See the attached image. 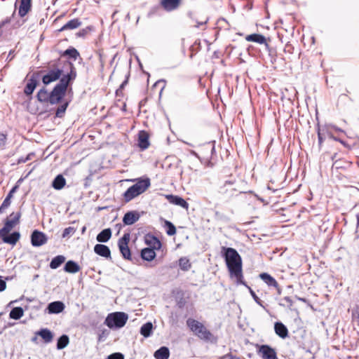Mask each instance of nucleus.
I'll return each mask as SVG.
<instances>
[{
  "label": "nucleus",
  "mask_w": 359,
  "mask_h": 359,
  "mask_svg": "<svg viewBox=\"0 0 359 359\" xmlns=\"http://www.w3.org/2000/svg\"><path fill=\"white\" fill-rule=\"evenodd\" d=\"M222 253L224 257L230 276L236 279L238 285L247 286L243 280L242 259L238 252L234 248L222 247Z\"/></svg>",
  "instance_id": "1"
},
{
  "label": "nucleus",
  "mask_w": 359,
  "mask_h": 359,
  "mask_svg": "<svg viewBox=\"0 0 359 359\" xmlns=\"http://www.w3.org/2000/svg\"><path fill=\"white\" fill-rule=\"evenodd\" d=\"M125 181L135 182L123 194V199L126 203L130 202L135 198L144 193L151 186V180L149 177L126 179Z\"/></svg>",
  "instance_id": "2"
},
{
  "label": "nucleus",
  "mask_w": 359,
  "mask_h": 359,
  "mask_svg": "<svg viewBox=\"0 0 359 359\" xmlns=\"http://www.w3.org/2000/svg\"><path fill=\"white\" fill-rule=\"evenodd\" d=\"M60 60L53 61L48 63L47 71H39L36 73L37 75H42V83L48 86L51 83L60 80L63 74V69L60 63Z\"/></svg>",
  "instance_id": "3"
},
{
  "label": "nucleus",
  "mask_w": 359,
  "mask_h": 359,
  "mask_svg": "<svg viewBox=\"0 0 359 359\" xmlns=\"http://www.w3.org/2000/svg\"><path fill=\"white\" fill-rule=\"evenodd\" d=\"M187 325L191 332L200 339L205 341H212L216 340L213 334L205 327V325L194 319L188 318L187 320Z\"/></svg>",
  "instance_id": "4"
},
{
  "label": "nucleus",
  "mask_w": 359,
  "mask_h": 359,
  "mask_svg": "<svg viewBox=\"0 0 359 359\" xmlns=\"http://www.w3.org/2000/svg\"><path fill=\"white\" fill-rule=\"evenodd\" d=\"M128 319V316L123 312H114L108 314L104 324L111 329L123 327Z\"/></svg>",
  "instance_id": "5"
},
{
  "label": "nucleus",
  "mask_w": 359,
  "mask_h": 359,
  "mask_svg": "<svg viewBox=\"0 0 359 359\" xmlns=\"http://www.w3.org/2000/svg\"><path fill=\"white\" fill-rule=\"evenodd\" d=\"M215 141L210 142L204 144L198 148V158H201L206 163H210L212 165L215 163L213 158L215 149Z\"/></svg>",
  "instance_id": "6"
},
{
  "label": "nucleus",
  "mask_w": 359,
  "mask_h": 359,
  "mask_svg": "<svg viewBox=\"0 0 359 359\" xmlns=\"http://www.w3.org/2000/svg\"><path fill=\"white\" fill-rule=\"evenodd\" d=\"M13 226H4V227L0 229V238L5 243L13 245L16 244L20 237L19 232L14 231L11 233Z\"/></svg>",
  "instance_id": "7"
},
{
  "label": "nucleus",
  "mask_w": 359,
  "mask_h": 359,
  "mask_svg": "<svg viewBox=\"0 0 359 359\" xmlns=\"http://www.w3.org/2000/svg\"><path fill=\"white\" fill-rule=\"evenodd\" d=\"M68 87L59 81L50 93V104H55L61 102L66 95Z\"/></svg>",
  "instance_id": "8"
},
{
  "label": "nucleus",
  "mask_w": 359,
  "mask_h": 359,
  "mask_svg": "<svg viewBox=\"0 0 359 359\" xmlns=\"http://www.w3.org/2000/svg\"><path fill=\"white\" fill-rule=\"evenodd\" d=\"M187 16L189 20L190 25L195 28L202 27L203 29H205L209 18L206 15H201L194 11H189Z\"/></svg>",
  "instance_id": "9"
},
{
  "label": "nucleus",
  "mask_w": 359,
  "mask_h": 359,
  "mask_svg": "<svg viewBox=\"0 0 359 359\" xmlns=\"http://www.w3.org/2000/svg\"><path fill=\"white\" fill-rule=\"evenodd\" d=\"M48 236L39 230H34L30 235V241L33 247H41L47 243Z\"/></svg>",
  "instance_id": "10"
},
{
  "label": "nucleus",
  "mask_w": 359,
  "mask_h": 359,
  "mask_svg": "<svg viewBox=\"0 0 359 359\" xmlns=\"http://www.w3.org/2000/svg\"><path fill=\"white\" fill-rule=\"evenodd\" d=\"M137 145L141 150H145L150 146L149 133L146 130H140L138 133Z\"/></svg>",
  "instance_id": "11"
},
{
  "label": "nucleus",
  "mask_w": 359,
  "mask_h": 359,
  "mask_svg": "<svg viewBox=\"0 0 359 359\" xmlns=\"http://www.w3.org/2000/svg\"><path fill=\"white\" fill-rule=\"evenodd\" d=\"M258 353L262 359H277L276 350L269 345H262Z\"/></svg>",
  "instance_id": "12"
},
{
  "label": "nucleus",
  "mask_w": 359,
  "mask_h": 359,
  "mask_svg": "<svg viewBox=\"0 0 359 359\" xmlns=\"http://www.w3.org/2000/svg\"><path fill=\"white\" fill-rule=\"evenodd\" d=\"M237 192L238 190L235 187L234 183L231 181H226L224 184L219 187V193L229 197L233 196Z\"/></svg>",
  "instance_id": "13"
},
{
  "label": "nucleus",
  "mask_w": 359,
  "mask_h": 359,
  "mask_svg": "<svg viewBox=\"0 0 359 359\" xmlns=\"http://www.w3.org/2000/svg\"><path fill=\"white\" fill-rule=\"evenodd\" d=\"M182 4V0H161L160 6L167 12L177 9Z\"/></svg>",
  "instance_id": "14"
},
{
  "label": "nucleus",
  "mask_w": 359,
  "mask_h": 359,
  "mask_svg": "<svg viewBox=\"0 0 359 359\" xmlns=\"http://www.w3.org/2000/svg\"><path fill=\"white\" fill-rule=\"evenodd\" d=\"M70 65V70L67 74L63 75L60 79V81L63 84L67 86V87L69 86L70 83L73 81L77 76L76 68L72 63H69Z\"/></svg>",
  "instance_id": "15"
},
{
  "label": "nucleus",
  "mask_w": 359,
  "mask_h": 359,
  "mask_svg": "<svg viewBox=\"0 0 359 359\" xmlns=\"http://www.w3.org/2000/svg\"><path fill=\"white\" fill-rule=\"evenodd\" d=\"M260 278L269 286L273 287L277 290L278 294H280L281 289L276 280L267 273H262L259 275Z\"/></svg>",
  "instance_id": "16"
},
{
  "label": "nucleus",
  "mask_w": 359,
  "mask_h": 359,
  "mask_svg": "<svg viewBox=\"0 0 359 359\" xmlns=\"http://www.w3.org/2000/svg\"><path fill=\"white\" fill-rule=\"evenodd\" d=\"M165 198L168 201V202L171 204L178 205L182 207L186 210L189 208V203L182 197L176 195L169 194L166 195Z\"/></svg>",
  "instance_id": "17"
},
{
  "label": "nucleus",
  "mask_w": 359,
  "mask_h": 359,
  "mask_svg": "<svg viewBox=\"0 0 359 359\" xmlns=\"http://www.w3.org/2000/svg\"><path fill=\"white\" fill-rule=\"evenodd\" d=\"M65 304L60 301H55L48 305L47 310L50 314H58L64 311Z\"/></svg>",
  "instance_id": "18"
},
{
  "label": "nucleus",
  "mask_w": 359,
  "mask_h": 359,
  "mask_svg": "<svg viewBox=\"0 0 359 359\" xmlns=\"http://www.w3.org/2000/svg\"><path fill=\"white\" fill-rule=\"evenodd\" d=\"M38 86V81L36 79V73L33 74L31 78L28 80L25 89L24 93L27 95H31L36 87Z\"/></svg>",
  "instance_id": "19"
},
{
  "label": "nucleus",
  "mask_w": 359,
  "mask_h": 359,
  "mask_svg": "<svg viewBox=\"0 0 359 359\" xmlns=\"http://www.w3.org/2000/svg\"><path fill=\"white\" fill-rule=\"evenodd\" d=\"M247 41L255 42L259 44H264L266 47L269 46V43L264 36L260 34H252L247 35L245 37Z\"/></svg>",
  "instance_id": "20"
},
{
  "label": "nucleus",
  "mask_w": 359,
  "mask_h": 359,
  "mask_svg": "<svg viewBox=\"0 0 359 359\" xmlns=\"http://www.w3.org/2000/svg\"><path fill=\"white\" fill-rule=\"evenodd\" d=\"M94 252L103 257L111 258V251L108 246L102 244H97L94 247Z\"/></svg>",
  "instance_id": "21"
},
{
  "label": "nucleus",
  "mask_w": 359,
  "mask_h": 359,
  "mask_svg": "<svg viewBox=\"0 0 359 359\" xmlns=\"http://www.w3.org/2000/svg\"><path fill=\"white\" fill-rule=\"evenodd\" d=\"M274 330L276 334L282 339H285L288 337V330L281 322L275 323Z\"/></svg>",
  "instance_id": "22"
},
{
  "label": "nucleus",
  "mask_w": 359,
  "mask_h": 359,
  "mask_svg": "<svg viewBox=\"0 0 359 359\" xmlns=\"http://www.w3.org/2000/svg\"><path fill=\"white\" fill-rule=\"evenodd\" d=\"M32 0H20V4L19 7L18 14L20 17L25 16L32 8Z\"/></svg>",
  "instance_id": "23"
},
{
  "label": "nucleus",
  "mask_w": 359,
  "mask_h": 359,
  "mask_svg": "<svg viewBox=\"0 0 359 359\" xmlns=\"http://www.w3.org/2000/svg\"><path fill=\"white\" fill-rule=\"evenodd\" d=\"M140 215L137 212L131 211L127 212L123 217L124 224H133L138 221Z\"/></svg>",
  "instance_id": "24"
},
{
  "label": "nucleus",
  "mask_w": 359,
  "mask_h": 359,
  "mask_svg": "<svg viewBox=\"0 0 359 359\" xmlns=\"http://www.w3.org/2000/svg\"><path fill=\"white\" fill-rule=\"evenodd\" d=\"M36 334L40 336L46 344L50 343L53 339V332L48 328L41 329L36 332Z\"/></svg>",
  "instance_id": "25"
},
{
  "label": "nucleus",
  "mask_w": 359,
  "mask_h": 359,
  "mask_svg": "<svg viewBox=\"0 0 359 359\" xmlns=\"http://www.w3.org/2000/svg\"><path fill=\"white\" fill-rule=\"evenodd\" d=\"M81 25V22L79 18H74L69 21H68L65 25H64L58 32H63L68 29H74L78 28Z\"/></svg>",
  "instance_id": "26"
},
{
  "label": "nucleus",
  "mask_w": 359,
  "mask_h": 359,
  "mask_svg": "<svg viewBox=\"0 0 359 359\" xmlns=\"http://www.w3.org/2000/svg\"><path fill=\"white\" fill-rule=\"evenodd\" d=\"M145 242L147 245H149L154 250L160 249L161 247V243L160 241L155 236L151 235H147L145 237Z\"/></svg>",
  "instance_id": "27"
},
{
  "label": "nucleus",
  "mask_w": 359,
  "mask_h": 359,
  "mask_svg": "<svg viewBox=\"0 0 359 359\" xmlns=\"http://www.w3.org/2000/svg\"><path fill=\"white\" fill-rule=\"evenodd\" d=\"M352 165V162L344 160V159H339L334 162L332 165V170H346L351 168Z\"/></svg>",
  "instance_id": "28"
},
{
  "label": "nucleus",
  "mask_w": 359,
  "mask_h": 359,
  "mask_svg": "<svg viewBox=\"0 0 359 359\" xmlns=\"http://www.w3.org/2000/svg\"><path fill=\"white\" fill-rule=\"evenodd\" d=\"M64 270L67 273H75L81 270V267L74 261L69 260L66 262Z\"/></svg>",
  "instance_id": "29"
},
{
  "label": "nucleus",
  "mask_w": 359,
  "mask_h": 359,
  "mask_svg": "<svg viewBox=\"0 0 359 359\" xmlns=\"http://www.w3.org/2000/svg\"><path fill=\"white\" fill-rule=\"evenodd\" d=\"M141 257L146 261H151L155 258L156 252L154 249L146 248L142 250Z\"/></svg>",
  "instance_id": "30"
},
{
  "label": "nucleus",
  "mask_w": 359,
  "mask_h": 359,
  "mask_svg": "<svg viewBox=\"0 0 359 359\" xmlns=\"http://www.w3.org/2000/svg\"><path fill=\"white\" fill-rule=\"evenodd\" d=\"M111 236V231L110 229H105L102 230L100 233L97 236V241L100 243H106L107 242Z\"/></svg>",
  "instance_id": "31"
},
{
  "label": "nucleus",
  "mask_w": 359,
  "mask_h": 359,
  "mask_svg": "<svg viewBox=\"0 0 359 359\" xmlns=\"http://www.w3.org/2000/svg\"><path fill=\"white\" fill-rule=\"evenodd\" d=\"M169 356V349L165 346L161 347L154 353V357L156 359H168Z\"/></svg>",
  "instance_id": "32"
},
{
  "label": "nucleus",
  "mask_w": 359,
  "mask_h": 359,
  "mask_svg": "<svg viewBox=\"0 0 359 359\" xmlns=\"http://www.w3.org/2000/svg\"><path fill=\"white\" fill-rule=\"evenodd\" d=\"M50 93L45 88H41L36 95L37 100L40 102H49L50 104Z\"/></svg>",
  "instance_id": "33"
},
{
  "label": "nucleus",
  "mask_w": 359,
  "mask_h": 359,
  "mask_svg": "<svg viewBox=\"0 0 359 359\" xmlns=\"http://www.w3.org/2000/svg\"><path fill=\"white\" fill-rule=\"evenodd\" d=\"M66 184V180L62 175H58L53 180L52 186L55 189H62Z\"/></svg>",
  "instance_id": "34"
},
{
  "label": "nucleus",
  "mask_w": 359,
  "mask_h": 359,
  "mask_svg": "<svg viewBox=\"0 0 359 359\" xmlns=\"http://www.w3.org/2000/svg\"><path fill=\"white\" fill-rule=\"evenodd\" d=\"M17 188H18V187L15 186L9 191V193L8 194L7 196L6 197V198L4 199V201H3V203L0 207V212H1L3 210L7 208L10 205L11 199L13 197V194L15 192Z\"/></svg>",
  "instance_id": "35"
},
{
  "label": "nucleus",
  "mask_w": 359,
  "mask_h": 359,
  "mask_svg": "<svg viewBox=\"0 0 359 359\" xmlns=\"http://www.w3.org/2000/svg\"><path fill=\"white\" fill-rule=\"evenodd\" d=\"M119 250L124 259L130 260L131 254L128 247V244H123L118 243Z\"/></svg>",
  "instance_id": "36"
},
{
  "label": "nucleus",
  "mask_w": 359,
  "mask_h": 359,
  "mask_svg": "<svg viewBox=\"0 0 359 359\" xmlns=\"http://www.w3.org/2000/svg\"><path fill=\"white\" fill-rule=\"evenodd\" d=\"M153 330V325L151 322L144 323L140 328V334L144 337L151 336Z\"/></svg>",
  "instance_id": "37"
},
{
  "label": "nucleus",
  "mask_w": 359,
  "mask_h": 359,
  "mask_svg": "<svg viewBox=\"0 0 359 359\" xmlns=\"http://www.w3.org/2000/svg\"><path fill=\"white\" fill-rule=\"evenodd\" d=\"M21 213L20 212H12L6 219L5 224H17L20 222Z\"/></svg>",
  "instance_id": "38"
},
{
  "label": "nucleus",
  "mask_w": 359,
  "mask_h": 359,
  "mask_svg": "<svg viewBox=\"0 0 359 359\" xmlns=\"http://www.w3.org/2000/svg\"><path fill=\"white\" fill-rule=\"evenodd\" d=\"M65 261L63 255H57L55 257L50 263V267L53 269H57Z\"/></svg>",
  "instance_id": "39"
},
{
  "label": "nucleus",
  "mask_w": 359,
  "mask_h": 359,
  "mask_svg": "<svg viewBox=\"0 0 359 359\" xmlns=\"http://www.w3.org/2000/svg\"><path fill=\"white\" fill-rule=\"evenodd\" d=\"M23 314L24 311L21 307H15L11 311L9 317L14 320H18L23 316Z\"/></svg>",
  "instance_id": "40"
},
{
  "label": "nucleus",
  "mask_w": 359,
  "mask_h": 359,
  "mask_svg": "<svg viewBox=\"0 0 359 359\" xmlns=\"http://www.w3.org/2000/svg\"><path fill=\"white\" fill-rule=\"evenodd\" d=\"M344 222L345 224H347V223L355 222L356 224H359V213H355L353 212H350L348 213L345 217H344Z\"/></svg>",
  "instance_id": "41"
},
{
  "label": "nucleus",
  "mask_w": 359,
  "mask_h": 359,
  "mask_svg": "<svg viewBox=\"0 0 359 359\" xmlns=\"http://www.w3.org/2000/svg\"><path fill=\"white\" fill-rule=\"evenodd\" d=\"M69 342V339L67 335L63 334L58 339L57 342V348L59 350L65 348Z\"/></svg>",
  "instance_id": "42"
},
{
  "label": "nucleus",
  "mask_w": 359,
  "mask_h": 359,
  "mask_svg": "<svg viewBox=\"0 0 359 359\" xmlns=\"http://www.w3.org/2000/svg\"><path fill=\"white\" fill-rule=\"evenodd\" d=\"M179 266L182 271H187L190 269L191 264L188 258L181 257L179 259Z\"/></svg>",
  "instance_id": "43"
},
{
  "label": "nucleus",
  "mask_w": 359,
  "mask_h": 359,
  "mask_svg": "<svg viewBox=\"0 0 359 359\" xmlns=\"http://www.w3.org/2000/svg\"><path fill=\"white\" fill-rule=\"evenodd\" d=\"M94 30V27L92 25L87 26L86 27L80 29L77 33L76 36L78 37L84 38L88 34H90Z\"/></svg>",
  "instance_id": "44"
},
{
  "label": "nucleus",
  "mask_w": 359,
  "mask_h": 359,
  "mask_svg": "<svg viewBox=\"0 0 359 359\" xmlns=\"http://www.w3.org/2000/svg\"><path fill=\"white\" fill-rule=\"evenodd\" d=\"M62 55H68L71 58H73L74 60H76L77 57L79 56V51L75 48H70L67 49L63 53Z\"/></svg>",
  "instance_id": "45"
},
{
  "label": "nucleus",
  "mask_w": 359,
  "mask_h": 359,
  "mask_svg": "<svg viewBox=\"0 0 359 359\" xmlns=\"http://www.w3.org/2000/svg\"><path fill=\"white\" fill-rule=\"evenodd\" d=\"M96 54L98 56L99 61H100V72L102 74V77H103V71H104V65H105L104 55L103 51L102 50H97L96 52Z\"/></svg>",
  "instance_id": "46"
},
{
  "label": "nucleus",
  "mask_w": 359,
  "mask_h": 359,
  "mask_svg": "<svg viewBox=\"0 0 359 359\" xmlns=\"http://www.w3.org/2000/svg\"><path fill=\"white\" fill-rule=\"evenodd\" d=\"M76 231V229L73 226H69V227L66 228L62 235V238H69L71 236H72Z\"/></svg>",
  "instance_id": "47"
},
{
  "label": "nucleus",
  "mask_w": 359,
  "mask_h": 359,
  "mask_svg": "<svg viewBox=\"0 0 359 359\" xmlns=\"http://www.w3.org/2000/svg\"><path fill=\"white\" fill-rule=\"evenodd\" d=\"M68 106V102H65L64 104L60 106L56 111V116L62 117L65 114L67 107Z\"/></svg>",
  "instance_id": "48"
},
{
  "label": "nucleus",
  "mask_w": 359,
  "mask_h": 359,
  "mask_svg": "<svg viewBox=\"0 0 359 359\" xmlns=\"http://www.w3.org/2000/svg\"><path fill=\"white\" fill-rule=\"evenodd\" d=\"M130 239V236L129 232H126L123 234V236L118 239V243L123 244H128Z\"/></svg>",
  "instance_id": "49"
},
{
  "label": "nucleus",
  "mask_w": 359,
  "mask_h": 359,
  "mask_svg": "<svg viewBox=\"0 0 359 359\" xmlns=\"http://www.w3.org/2000/svg\"><path fill=\"white\" fill-rule=\"evenodd\" d=\"M7 141V135L3 133H0V148L3 149Z\"/></svg>",
  "instance_id": "50"
},
{
  "label": "nucleus",
  "mask_w": 359,
  "mask_h": 359,
  "mask_svg": "<svg viewBox=\"0 0 359 359\" xmlns=\"http://www.w3.org/2000/svg\"><path fill=\"white\" fill-rule=\"evenodd\" d=\"M294 48L293 47V46L291 43H287L285 44V48H284L285 53L292 55L294 53Z\"/></svg>",
  "instance_id": "51"
},
{
  "label": "nucleus",
  "mask_w": 359,
  "mask_h": 359,
  "mask_svg": "<svg viewBox=\"0 0 359 359\" xmlns=\"http://www.w3.org/2000/svg\"><path fill=\"white\" fill-rule=\"evenodd\" d=\"M107 359H124V355L121 353H114L108 355Z\"/></svg>",
  "instance_id": "52"
},
{
  "label": "nucleus",
  "mask_w": 359,
  "mask_h": 359,
  "mask_svg": "<svg viewBox=\"0 0 359 359\" xmlns=\"http://www.w3.org/2000/svg\"><path fill=\"white\" fill-rule=\"evenodd\" d=\"M249 290H250V294L252 295V298L254 299V300L255 301V302L257 304H258L259 305L263 306L262 304V301L260 300V299L256 295L255 292L250 288L249 287Z\"/></svg>",
  "instance_id": "53"
},
{
  "label": "nucleus",
  "mask_w": 359,
  "mask_h": 359,
  "mask_svg": "<svg viewBox=\"0 0 359 359\" xmlns=\"http://www.w3.org/2000/svg\"><path fill=\"white\" fill-rule=\"evenodd\" d=\"M168 229L166 231L168 235L172 236L176 233L175 226H167Z\"/></svg>",
  "instance_id": "54"
},
{
  "label": "nucleus",
  "mask_w": 359,
  "mask_h": 359,
  "mask_svg": "<svg viewBox=\"0 0 359 359\" xmlns=\"http://www.w3.org/2000/svg\"><path fill=\"white\" fill-rule=\"evenodd\" d=\"M219 359H240V358L231 353H227L222 356Z\"/></svg>",
  "instance_id": "55"
},
{
  "label": "nucleus",
  "mask_w": 359,
  "mask_h": 359,
  "mask_svg": "<svg viewBox=\"0 0 359 359\" xmlns=\"http://www.w3.org/2000/svg\"><path fill=\"white\" fill-rule=\"evenodd\" d=\"M6 288V283L2 279V276H0V292L4 291Z\"/></svg>",
  "instance_id": "56"
},
{
  "label": "nucleus",
  "mask_w": 359,
  "mask_h": 359,
  "mask_svg": "<svg viewBox=\"0 0 359 359\" xmlns=\"http://www.w3.org/2000/svg\"><path fill=\"white\" fill-rule=\"evenodd\" d=\"M318 137L319 145L321 146L323 144V135H322L320 130H318Z\"/></svg>",
  "instance_id": "57"
},
{
  "label": "nucleus",
  "mask_w": 359,
  "mask_h": 359,
  "mask_svg": "<svg viewBox=\"0 0 359 359\" xmlns=\"http://www.w3.org/2000/svg\"><path fill=\"white\" fill-rule=\"evenodd\" d=\"M116 95L117 97H123V90H121L120 88H118L116 90Z\"/></svg>",
  "instance_id": "58"
},
{
  "label": "nucleus",
  "mask_w": 359,
  "mask_h": 359,
  "mask_svg": "<svg viewBox=\"0 0 359 359\" xmlns=\"http://www.w3.org/2000/svg\"><path fill=\"white\" fill-rule=\"evenodd\" d=\"M128 84V78L123 81V83L120 85L119 88L121 90H123L124 89L125 86Z\"/></svg>",
  "instance_id": "59"
},
{
  "label": "nucleus",
  "mask_w": 359,
  "mask_h": 359,
  "mask_svg": "<svg viewBox=\"0 0 359 359\" xmlns=\"http://www.w3.org/2000/svg\"><path fill=\"white\" fill-rule=\"evenodd\" d=\"M284 299H285V301H286L288 304H290V305H292L293 302H292V300L291 299V298H290V297H284Z\"/></svg>",
  "instance_id": "60"
},
{
  "label": "nucleus",
  "mask_w": 359,
  "mask_h": 359,
  "mask_svg": "<svg viewBox=\"0 0 359 359\" xmlns=\"http://www.w3.org/2000/svg\"><path fill=\"white\" fill-rule=\"evenodd\" d=\"M10 21H11V19H10V18L6 19L5 21H3V22H1V24L0 27L4 26L6 23H8V22H10Z\"/></svg>",
  "instance_id": "61"
},
{
  "label": "nucleus",
  "mask_w": 359,
  "mask_h": 359,
  "mask_svg": "<svg viewBox=\"0 0 359 359\" xmlns=\"http://www.w3.org/2000/svg\"><path fill=\"white\" fill-rule=\"evenodd\" d=\"M28 160H29V155H28L25 159L22 160V161H19V162H23V163H25V162H26V161H28Z\"/></svg>",
  "instance_id": "62"
},
{
  "label": "nucleus",
  "mask_w": 359,
  "mask_h": 359,
  "mask_svg": "<svg viewBox=\"0 0 359 359\" xmlns=\"http://www.w3.org/2000/svg\"><path fill=\"white\" fill-rule=\"evenodd\" d=\"M165 224L168 225V224H172L170 222L165 221Z\"/></svg>",
  "instance_id": "63"
},
{
  "label": "nucleus",
  "mask_w": 359,
  "mask_h": 359,
  "mask_svg": "<svg viewBox=\"0 0 359 359\" xmlns=\"http://www.w3.org/2000/svg\"><path fill=\"white\" fill-rule=\"evenodd\" d=\"M85 231H86V226H83V229H82V230H81V232H82V233H84V232H85Z\"/></svg>",
  "instance_id": "64"
}]
</instances>
